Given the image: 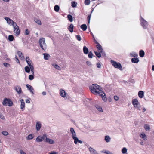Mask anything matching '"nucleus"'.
Masks as SVG:
<instances>
[{"mask_svg": "<svg viewBox=\"0 0 154 154\" xmlns=\"http://www.w3.org/2000/svg\"><path fill=\"white\" fill-rule=\"evenodd\" d=\"M91 91L94 94H98L102 91V88L96 84H92L89 87Z\"/></svg>", "mask_w": 154, "mask_h": 154, "instance_id": "obj_1", "label": "nucleus"}, {"mask_svg": "<svg viewBox=\"0 0 154 154\" xmlns=\"http://www.w3.org/2000/svg\"><path fill=\"white\" fill-rule=\"evenodd\" d=\"M39 43L40 47L42 50H46L47 49V47L45 42V38L43 37L39 39Z\"/></svg>", "mask_w": 154, "mask_h": 154, "instance_id": "obj_2", "label": "nucleus"}, {"mask_svg": "<svg viewBox=\"0 0 154 154\" xmlns=\"http://www.w3.org/2000/svg\"><path fill=\"white\" fill-rule=\"evenodd\" d=\"M2 104L5 106L8 105L9 106H12L13 104L10 99L5 98L2 102Z\"/></svg>", "mask_w": 154, "mask_h": 154, "instance_id": "obj_3", "label": "nucleus"}, {"mask_svg": "<svg viewBox=\"0 0 154 154\" xmlns=\"http://www.w3.org/2000/svg\"><path fill=\"white\" fill-rule=\"evenodd\" d=\"M111 62L112 65L115 68H118L120 70H122V67L121 64L119 63H117L113 60H111Z\"/></svg>", "mask_w": 154, "mask_h": 154, "instance_id": "obj_4", "label": "nucleus"}, {"mask_svg": "<svg viewBox=\"0 0 154 154\" xmlns=\"http://www.w3.org/2000/svg\"><path fill=\"white\" fill-rule=\"evenodd\" d=\"M140 24L143 27L144 29H146L148 26L147 22L141 16L140 17Z\"/></svg>", "mask_w": 154, "mask_h": 154, "instance_id": "obj_5", "label": "nucleus"}, {"mask_svg": "<svg viewBox=\"0 0 154 154\" xmlns=\"http://www.w3.org/2000/svg\"><path fill=\"white\" fill-rule=\"evenodd\" d=\"M13 27L14 28V31L15 33V35L17 36H18L20 33V31L19 27L17 25L16 23H14V25Z\"/></svg>", "mask_w": 154, "mask_h": 154, "instance_id": "obj_6", "label": "nucleus"}, {"mask_svg": "<svg viewBox=\"0 0 154 154\" xmlns=\"http://www.w3.org/2000/svg\"><path fill=\"white\" fill-rule=\"evenodd\" d=\"M132 103L135 108H137L138 110H140L139 102L137 99H133L132 101Z\"/></svg>", "mask_w": 154, "mask_h": 154, "instance_id": "obj_7", "label": "nucleus"}, {"mask_svg": "<svg viewBox=\"0 0 154 154\" xmlns=\"http://www.w3.org/2000/svg\"><path fill=\"white\" fill-rule=\"evenodd\" d=\"M47 137V135L46 134H44L42 136H38L36 138V141L38 142H40L42 141L44 139H46Z\"/></svg>", "mask_w": 154, "mask_h": 154, "instance_id": "obj_8", "label": "nucleus"}, {"mask_svg": "<svg viewBox=\"0 0 154 154\" xmlns=\"http://www.w3.org/2000/svg\"><path fill=\"white\" fill-rule=\"evenodd\" d=\"M4 19L7 21V23L10 26H13L14 24V23H16L9 17H5Z\"/></svg>", "mask_w": 154, "mask_h": 154, "instance_id": "obj_9", "label": "nucleus"}, {"mask_svg": "<svg viewBox=\"0 0 154 154\" xmlns=\"http://www.w3.org/2000/svg\"><path fill=\"white\" fill-rule=\"evenodd\" d=\"M95 43L97 44L96 47L98 51L99 52H100L101 53H102L103 49L101 45L97 41H96Z\"/></svg>", "mask_w": 154, "mask_h": 154, "instance_id": "obj_10", "label": "nucleus"}, {"mask_svg": "<svg viewBox=\"0 0 154 154\" xmlns=\"http://www.w3.org/2000/svg\"><path fill=\"white\" fill-rule=\"evenodd\" d=\"M60 94L61 96L63 98H65L66 97L67 94L66 92L65 91L62 89L60 90Z\"/></svg>", "mask_w": 154, "mask_h": 154, "instance_id": "obj_11", "label": "nucleus"}, {"mask_svg": "<svg viewBox=\"0 0 154 154\" xmlns=\"http://www.w3.org/2000/svg\"><path fill=\"white\" fill-rule=\"evenodd\" d=\"M98 95L101 96L103 100L104 101L106 102L107 101V99L106 97H105V94L102 91L100 92Z\"/></svg>", "mask_w": 154, "mask_h": 154, "instance_id": "obj_12", "label": "nucleus"}, {"mask_svg": "<svg viewBox=\"0 0 154 154\" xmlns=\"http://www.w3.org/2000/svg\"><path fill=\"white\" fill-rule=\"evenodd\" d=\"M26 61L29 67L33 66V64H32V60H30V59L28 57H26Z\"/></svg>", "mask_w": 154, "mask_h": 154, "instance_id": "obj_13", "label": "nucleus"}, {"mask_svg": "<svg viewBox=\"0 0 154 154\" xmlns=\"http://www.w3.org/2000/svg\"><path fill=\"white\" fill-rule=\"evenodd\" d=\"M20 101L21 102L20 109L22 111H23L25 109V103L23 99H21Z\"/></svg>", "mask_w": 154, "mask_h": 154, "instance_id": "obj_14", "label": "nucleus"}, {"mask_svg": "<svg viewBox=\"0 0 154 154\" xmlns=\"http://www.w3.org/2000/svg\"><path fill=\"white\" fill-rule=\"evenodd\" d=\"M27 88L30 91L32 94H34V89L33 88L31 85L29 84H27L26 85Z\"/></svg>", "mask_w": 154, "mask_h": 154, "instance_id": "obj_15", "label": "nucleus"}, {"mask_svg": "<svg viewBox=\"0 0 154 154\" xmlns=\"http://www.w3.org/2000/svg\"><path fill=\"white\" fill-rule=\"evenodd\" d=\"M42 126L41 123L39 121H37L36 123V129L37 131H39Z\"/></svg>", "mask_w": 154, "mask_h": 154, "instance_id": "obj_16", "label": "nucleus"}, {"mask_svg": "<svg viewBox=\"0 0 154 154\" xmlns=\"http://www.w3.org/2000/svg\"><path fill=\"white\" fill-rule=\"evenodd\" d=\"M89 150L91 154H99L95 150L91 147L89 148Z\"/></svg>", "mask_w": 154, "mask_h": 154, "instance_id": "obj_17", "label": "nucleus"}, {"mask_svg": "<svg viewBox=\"0 0 154 154\" xmlns=\"http://www.w3.org/2000/svg\"><path fill=\"white\" fill-rule=\"evenodd\" d=\"M45 141L51 144H53L54 143V140L48 138L47 137L46 138Z\"/></svg>", "mask_w": 154, "mask_h": 154, "instance_id": "obj_18", "label": "nucleus"}, {"mask_svg": "<svg viewBox=\"0 0 154 154\" xmlns=\"http://www.w3.org/2000/svg\"><path fill=\"white\" fill-rule=\"evenodd\" d=\"M70 131L71 133L72 137L76 136L75 132L73 128H70Z\"/></svg>", "mask_w": 154, "mask_h": 154, "instance_id": "obj_19", "label": "nucleus"}, {"mask_svg": "<svg viewBox=\"0 0 154 154\" xmlns=\"http://www.w3.org/2000/svg\"><path fill=\"white\" fill-rule=\"evenodd\" d=\"M138 95L139 98H142L144 96V93L143 91H140L138 93Z\"/></svg>", "mask_w": 154, "mask_h": 154, "instance_id": "obj_20", "label": "nucleus"}, {"mask_svg": "<svg viewBox=\"0 0 154 154\" xmlns=\"http://www.w3.org/2000/svg\"><path fill=\"white\" fill-rule=\"evenodd\" d=\"M15 90L18 93L20 94L21 92V89L20 87L19 86H17L15 87Z\"/></svg>", "mask_w": 154, "mask_h": 154, "instance_id": "obj_21", "label": "nucleus"}, {"mask_svg": "<svg viewBox=\"0 0 154 154\" xmlns=\"http://www.w3.org/2000/svg\"><path fill=\"white\" fill-rule=\"evenodd\" d=\"M83 51L84 54H87L89 52V50L85 46H84L83 48Z\"/></svg>", "mask_w": 154, "mask_h": 154, "instance_id": "obj_22", "label": "nucleus"}, {"mask_svg": "<svg viewBox=\"0 0 154 154\" xmlns=\"http://www.w3.org/2000/svg\"><path fill=\"white\" fill-rule=\"evenodd\" d=\"M104 140L107 143H109L110 141L111 138L109 136L107 135L105 137Z\"/></svg>", "mask_w": 154, "mask_h": 154, "instance_id": "obj_23", "label": "nucleus"}, {"mask_svg": "<svg viewBox=\"0 0 154 154\" xmlns=\"http://www.w3.org/2000/svg\"><path fill=\"white\" fill-rule=\"evenodd\" d=\"M131 61L132 63H137L139 61V60L137 58H134L131 59Z\"/></svg>", "mask_w": 154, "mask_h": 154, "instance_id": "obj_24", "label": "nucleus"}, {"mask_svg": "<svg viewBox=\"0 0 154 154\" xmlns=\"http://www.w3.org/2000/svg\"><path fill=\"white\" fill-rule=\"evenodd\" d=\"M80 28L83 30L85 31L87 29V26L85 24H83L81 26Z\"/></svg>", "mask_w": 154, "mask_h": 154, "instance_id": "obj_25", "label": "nucleus"}, {"mask_svg": "<svg viewBox=\"0 0 154 154\" xmlns=\"http://www.w3.org/2000/svg\"><path fill=\"white\" fill-rule=\"evenodd\" d=\"M73 27H74V26H73V24H71L70 25V26L68 28V29H69V31L70 32H73Z\"/></svg>", "mask_w": 154, "mask_h": 154, "instance_id": "obj_26", "label": "nucleus"}, {"mask_svg": "<svg viewBox=\"0 0 154 154\" xmlns=\"http://www.w3.org/2000/svg\"><path fill=\"white\" fill-rule=\"evenodd\" d=\"M17 54L20 58H21L22 59L24 58L23 54L21 51H18Z\"/></svg>", "mask_w": 154, "mask_h": 154, "instance_id": "obj_27", "label": "nucleus"}, {"mask_svg": "<svg viewBox=\"0 0 154 154\" xmlns=\"http://www.w3.org/2000/svg\"><path fill=\"white\" fill-rule=\"evenodd\" d=\"M34 137V135L32 134H29L27 137H26L27 140H29L32 139Z\"/></svg>", "mask_w": 154, "mask_h": 154, "instance_id": "obj_28", "label": "nucleus"}, {"mask_svg": "<svg viewBox=\"0 0 154 154\" xmlns=\"http://www.w3.org/2000/svg\"><path fill=\"white\" fill-rule=\"evenodd\" d=\"M144 52L143 50H141L140 51L139 55L141 57H144Z\"/></svg>", "mask_w": 154, "mask_h": 154, "instance_id": "obj_29", "label": "nucleus"}, {"mask_svg": "<svg viewBox=\"0 0 154 154\" xmlns=\"http://www.w3.org/2000/svg\"><path fill=\"white\" fill-rule=\"evenodd\" d=\"M43 54L44 55V59L45 60H48V58L50 56L49 54H48L44 53Z\"/></svg>", "mask_w": 154, "mask_h": 154, "instance_id": "obj_30", "label": "nucleus"}, {"mask_svg": "<svg viewBox=\"0 0 154 154\" xmlns=\"http://www.w3.org/2000/svg\"><path fill=\"white\" fill-rule=\"evenodd\" d=\"M54 8L56 12H58L59 11L60 7L58 5H56L54 6Z\"/></svg>", "mask_w": 154, "mask_h": 154, "instance_id": "obj_31", "label": "nucleus"}, {"mask_svg": "<svg viewBox=\"0 0 154 154\" xmlns=\"http://www.w3.org/2000/svg\"><path fill=\"white\" fill-rule=\"evenodd\" d=\"M140 137L142 138L143 140H146V135L144 133H142L140 134Z\"/></svg>", "mask_w": 154, "mask_h": 154, "instance_id": "obj_32", "label": "nucleus"}, {"mask_svg": "<svg viewBox=\"0 0 154 154\" xmlns=\"http://www.w3.org/2000/svg\"><path fill=\"white\" fill-rule=\"evenodd\" d=\"M77 3L75 1H73L71 2V6L73 8H75L77 5Z\"/></svg>", "mask_w": 154, "mask_h": 154, "instance_id": "obj_33", "label": "nucleus"}, {"mask_svg": "<svg viewBox=\"0 0 154 154\" xmlns=\"http://www.w3.org/2000/svg\"><path fill=\"white\" fill-rule=\"evenodd\" d=\"M144 128L147 131L150 129V126L149 125L145 124L144 125Z\"/></svg>", "mask_w": 154, "mask_h": 154, "instance_id": "obj_34", "label": "nucleus"}, {"mask_svg": "<svg viewBox=\"0 0 154 154\" xmlns=\"http://www.w3.org/2000/svg\"><path fill=\"white\" fill-rule=\"evenodd\" d=\"M73 139L74 140V143L75 144H77V143L79 141V139L76 136H75L74 137H72Z\"/></svg>", "mask_w": 154, "mask_h": 154, "instance_id": "obj_35", "label": "nucleus"}, {"mask_svg": "<svg viewBox=\"0 0 154 154\" xmlns=\"http://www.w3.org/2000/svg\"><path fill=\"white\" fill-rule=\"evenodd\" d=\"M95 55L98 58H100L101 57V54H100V52H97V51L94 52Z\"/></svg>", "mask_w": 154, "mask_h": 154, "instance_id": "obj_36", "label": "nucleus"}, {"mask_svg": "<svg viewBox=\"0 0 154 154\" xmlns=\"http://www.w3.org/2000/svg\"><path fill=\"white\" fill-rule=\"evenodd\" d=\"M34 21L36 23H37L38 25H41L42 23L41 21L39 20L37 18H35L34 19Z\"/></svg>", "mask_w": 154, "mask_h": 154, "instance_id": "obj_37", "label": "nucleus"}, {"mask_svg": "<svg viewBox=\"0 0 154 154\" xmlns=\"http://www.w3.org/2000/svg\"><path fill=\"white\" fill-rule=\"evenodd\" d=\"M95 107L96 108V109L100 112H103L102 108L99 106L96 105L95 106Z\"/></svg>", "mask_w": 154, "mask_h": 154, "instance_id": "obj_38", "label": "nucleus"}, {"mask_svg": "<svg viewBox=\"0 0 154 154\" xmlns=\"http://www.w3.org/2000/svg\"><path fill=\"white\" fill-rule=\"evenodd\" d=\"M25 72L28 73L30 72V68L28 66H26L25 67Z\"/></svg>", "mask_w": 154, "mask_h": 154, "instance_id": "obj_39", "label": "nucleus"}, {"mask_svg": "<svg viewBox=\"0 0 154 154\" xmlns=\"http://www.w3.org/2000/svg\"><path fill=\"white\" fill-rule=\"evenodd\" d=\"M8 39L10 41H12L14 39V37L12 35H10L8 36Z\"/></svg>", "mask_w": 154, "mask_h": 154, "instance_id": "obj_40", "label": "nucleus"}, {"mask_svg": "<svg viewBox=\"0 0 154 154\" xmlns=\"http://www.w3.org/2000/svg\"><path fill=\"white\" fill-rule=\"evenodd\" d=\"M67 17L68 20L70 22H72L73 21L72 17L71 15L70 14L68 15L67 16Z\"/></svg>", "mask_w": 154, "mask_h": 154, "instance_id": "obj_41", "label": "nucleus"}, {"mask_svg": "<svg viewBox=\"0 0 154 154\" xmlns=\"http://www.w3.org/2000/svg\"><path fill=\"white\" fill-rule=\"evenodd\" d=\"M90 0H85L84 3L85 5H88L90 4Z\"/></svg>", "mask_w": 154, "mask_h": 154, "instance_id": "obj_42", "label": "nucleus"}, {"mask_svg": "<svg viewBox=\"0 0 154 154\" xmlns=\"http://www.w3.org/2000/svg\"><path fill=\"white\" fill-rule=\"evenodd\" d=\"M53 66L57 69L58 70H60L61 69L60 67L57 64H54Z\"/></svg>", "mask_w": 154, "mask_h": 154, "instance_id": "obj_43", "label": "nucleus"}, {"mask_svg": "<svg viewBox=\"0 0 154 154\" xmlns=\"http://www.w3.org/2000/svg\"><path fill=\"white\" fill-rule=\"evenodd\" d=\"M127 150L126 148L124 147L123 148L122 150V153L123 154H125L127 152Z\"/></svg>", "mask_w": 154, "mask_h": 154, "instance_id": "obj_44", "label": "nucleus"}, {"mask_svg": "<svg viewBox=\"0 0 154 154\" xmlns=\"http://www.w3.org/2000/svg\"><path fill=\"white\" fill-rule=\"evenodd\" d=\"M30 69L31 70V72H32V74H34V68L33 67V66H32L30 67Z\"/></svg>", "mask_w": 154, "mask_h": 154, "instance_id": "obj_45", "label": "nucleus"}, {"mask_svg": "<svg viewBox=\"0 0 154 154\" xmlns=\"http://www.w3.org/2000/svg\"><path fill=\"white\" fill-rule=\"evenodd\" d=\"M130 55L131 57H135L137 56V54L135 52H133L130 53Z\"/></svg>", "mask_w": 154, "mask_h": 154, "instance_id": "obj_46", "label": "nucleus"}, {"mask_svg": "<svg viewBox=\"0 0 154 154\" xmlns=\"http://www.w3.org/2000/svg\"><path fill=\"white\" fill-rule=\"evenodd\" d=\"M33 75L34 74H32V75H29V80H32L34 79V77Z\"/></svg>", "mask_w": 154, "mask_h": 154, "instance_id": "obj_47", "label": "nucleus"}, {"mask_svg": "<svg viewBox=\"0 0 154 154\" xmlns=\"http://www.w3.org/2000/svg\"><path fill=\"white\" fill-rule=\"evenodd\" d=\"M91 13L90 14H89L88 16V17H87L88 22V23H89L90 22V19H91Z\"/></svg>", "mask_w": 154, "mask_h": 154, "instance_id": "obj_48", "label": "nucleus"}, {"mask_svg": "<svg viewBox=\"0 0 154 154\" xmlns=\"http://www.w3.org/2000/svg\"><path fill=\"white\" fill-rule=\"evenodd\" d=\"M94 56V55L92 54L91 52H90L89 53V54L88 55V57L90 58H92L93 56Z\"/></svg>", "mask_w": 154, "mask_h": 154, "instance_id": "obj_49", "label": "nucleus"}, {"mask_svg": "<svg viewBox=\"0 0 154 154\" xmlns=\"http://www.w3.org/2000/svg\"><path fill=\"white\" fill-rule=\"evenodd\" d=\"M2 134L5 136H7L8 134V133L6 131H3L2 132Z\"/></svg>", "mask_w": 154, "mask_h": 154, "instance_id": "obj_50", "label": "nucleus"}, {"mask_svg": "<svg viewBox=\"0 0 154 154\" xmlns=\"http://www.w3.org/2000/svg\"><path fill=\"white\" fill-rule=\"evenodd\" d=\"M76 39L79 41H80L81 40V37L79 35H77L76 36Z\"/></svg>", "mask_w": 154, "mask_h": 154, "instance_id": "obj_51", "label": "nucleus"}, {"mask_svg": "<svg viewBox=\"0 0 154 154\" xmlns=\"http://www.w3.org/2000/svg\"><path fill=\"white\" fill-rule=\"evenodd\" d=\"M97 66L99 68H100L101 67V65L100 63H97Z\"/></svg>", "mask_w": 154, "mask_h": 154, "instance_id": "obj_52", "label": "nucleus"}, {"mask_svg": "<svg viewBox=\"0 0 154 154\" xmlns=\"http://www.w3.org/2000/svg\"><path fill=\"white\" fill-rule=\"evenodd\" d=\"M3 65L4 66L6 67H8V66H9V64L6 63H4Z\"/></svg>", "mask_w": 154, "mask_h": 154, "instance_id": "obj_53", "label": "nucleus"}, {"mask_svg": "<svg viewBox=\"0 0 154 154\" xmlns=\"http://www.w3.org/2000/svg\"><path fill=\"white\" fill-rule=\"evenodd\" d=\"M105 153H106V154H113L112 153L109 151H106L105 152Z\"/></svg>", "mask_w": 154, "mask_h": 154, "instance_id": "obj_54", "label": "nucleus"}, {"mask_svg": "<svg viewBox=\"0 0 154 154\" xmlns=\"http://www.w3.org/2000/svg\"><path fill=\"white\" fill-rule=\"evenodd\" d=\"M29 33V32L28 31V29H26L25 30V35H28Z\"/></svg>", "mask_w": 154, "mask_h": 154, "instance_id": "obj_55", "label": "nucleus"}, {"mask_svg": "<svg viewBox=\"0 0 154 154\" xmlns=\"http://www.w3.org/2000/svg\"><path fill=\"white\" fill-rule=\"evenodd\" d=\"M114 98L116 101H117L119 99V97L117 96H114Z\"/></svg>", "mask_w": 154, "mask_h": 154, "instance_id": "obj_56", "label": "nucleus"}, {"mask_svg": "<svg viewBox=\"0 0 154 154\" xmlns=\"http://www.w3.org/2000/svg\"><path fill=\"white\" fill-rule=\"evenodd\" d=\"M86 64H87V65H88V66H90L91 65V62L90 61H87L86 62Z\"/></svg>", "mask_w": 154, "mask_h": 154, "instance_id": "obj_57", "label": "nucleus"}, {"mask_svg": "<svg viewBox=\"0 0 154 154\" xmlns=\"http://www.w3.org/2000/svg\"><path fill=\"white\" fill-rule=\"evenodd\" d=\"M20 152L21 154H26L22 150H20Z\"/></svg>", "mask_w": 154, "mask_h": 154, "instance_id": "obj_58", "label": "nucleus"}, {"mask_svg": "<svg viewBox=\"0 0 154 154\" xmlns=\"http://www.w3.org/2000/svg\"><path fill=\"white\" fill-rule=\"evenodd\" d=\"M15 58L16 59V61L17 62V63H20V62H19V60H18V59L17 58V57L16 56L15 57Z\"/></svg>", "mask_w": 154, "mask_h": 154, "instance_id": "obj_59", "label": "nucleus"}, {"mask_svg": "<svg viewBox=\"0 0 154 154\" xmlns=\"http://www.w3.org/2000/svg\"><path fill=\"white\" fill-rule=\"evenodd\" d=\"M0 118L2 119H5L3 116L1 114H0Z\"/></svg>", "mask_w": 154, "mask_h": 154, "instance_id": "obj_60", "label": "nucleus"}, {"mask_svg": "<svg viewBox=\"0 0 154 154\" xmlns=\"http://www.w3.org/2000/svg\"><path fill=\"white\" fill-rule=\"evenodd\" d=\"M50 154H57V153L55 151H52L50 153Z\"/></svg>", "mask_w": 154, "mask_h": 154, "instance_id": "obj_61", "label": "nucleus"}, {"mask_svg": "<svg viewBox=\"0 0 154 154\" xmlns=\"http://www.w3.org/2000/svg\"><path fill=\"white\" fill-rule=\"evenodd\" d=\"M26 103H30L29 100L28 99H26Z\"/></svg>", "mask_w": 154, "mask_h": 154, "instance_id": "obj_62", "label": "nucleus"}, {"mask_svg": "<svg viewBox=\"0 0 154 154\" xmlns=\"http://www.w3.org/2000/svg\"><path fill=\"white\" fill-rule=\"evenodd\" d=\"M42 94L43 95H45L46 94V92L45 91H44L42 92Z\"/></svg>", "mask_w": 154, "mask_h": 154, "instance_id": "obj_63", "label": "nucleus"}, {"mask_svg": "<svg viewBox=\"0 0 154 154\" xmlns=\"http://www.w3.org/2000/svg\"><path fill=\"white\" fill-rule=\"evenodd\" d=\"M152 70L153 71H154V65L152 66Z\"/></svg>", "mask_w": 154, "mask_h": 154, "instance_id": "obj_64", "label": "nucleus"}]
</instances>
